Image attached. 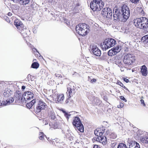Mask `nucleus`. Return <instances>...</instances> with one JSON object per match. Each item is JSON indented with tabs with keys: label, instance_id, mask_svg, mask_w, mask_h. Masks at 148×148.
<instances>
[{
	"label": "nucleus",
	"instance_id": "55",
	"mask_svg": "<svg viewBox=\"0 0 148 148\" xmlns=\"http://www.w3.org/2000/svg\"><path fill=\"white\" fill-rule=\"evenodd\" d=\"M122 66H123V65L122 64V67H120L121 68L120 69H121V71H124V69L123 67Z\"/></svg>",
	"mask_w": 148,
	"mask_h": 148
},
{
	"label": "nucleus",
	"instance_id": "32",
	"mask_svg": "<svg viewBox=\"0 0 148 148\" xmlns=\"http://www.w3.org/2000/svg\"><path fill=\"white\" fill-rule=\"evenodd\" d=\"M45 136L43 132H40L39 134V138L42 140L44 139V137Z\"/></svg>",
	"mask_w": 148,
	"mask_h": 148
},
{
	"label": "nucleus",
	"instance_id": "5",
	"mask_svg": "<svg viewBox=\"0 0 148 148\" xmlns=\"http://www.w3.org/2000/svg\"><path fill=\"white\" fill-rule=\"evenodd\" d=\"M101 130H102L101 132L100 131L99 132V130H95L94 133L95 135L97 136H99L97 138H96V140L101 143L103 145H105L107 142V138L106 137L104 136H102V135L105 132L106 127H103Z\"/></svg>",
	"mask_w": 148,
	"mask_h": 148
},
{
	"label": "nucleus",
	"instance_id": "60",
	"mask_svg": "<svg viewBox=\"0 0 148 148\" xmlns=\"http://www.w3.org/2000/svg\"><path fill=\"white\" fill-rule=\"evenodd\" d=\"M34 50H36V51H37V50H36V49L35 48H33V50H34ZM37 51V52H38Z\"/></svg>",
	"mask_w": 148,
	"mask_h": 148
},
{
	"label": "nucleus",
	"instance_id": "2",
	"mask_svg": "<svg viewBox=\"0 0 148 148\" xmlns=\"http://www.w3.org/2000/svg\"><path fill=\"white\" fill-rule=\"evenodd\" d=\"M134 24L137 28L144 30V33L148 32V19L146 17H142L134 19Z\"/></svg>",
	"mask_w": 148,
	"mask_h": 148
},
{
	"label": "nucleus",
	"instance_id": "19",
	"mask_svg": "<svg viewBox=\"0 0 148 148\" xmlns=\"http://www.w3.org/2000/svg\"><path fill=\"white\" fill-rule=\"evenodd\" d=\"M12 92L9 88H7L3 92V95L5 97H8L12 94Z\"/></svg>",
	"mask_w": 148,
	"mask_h": 148
},
{
	"label": "nucleus",
	"instance_id": "41",
	"mask_svg": "<svg viewBox=\"0 0 148 148\" xmlns=\"http://www.w3.org/2000/svg\"><path fill=\"white\" fill-rule=\"evenodd\" d=\"M120 99L125 102L127 101V100L125 99V97L123 96H121L120 97Z\"/></svg>",
	"mask_w": 148,
	"mask_h": 148
},
{
	"label": "nucleus",
	"instance_id": "46",
	"mask_svg": "<svg viewBox=\"0 0 148 148\" xmlns=\"http://www.w3.org/2000/svg\"><path fill=\"white\" fill-rule=\"evenodd\" d=\"M49 122V120H46L45 121H44V123L45 124V125H47L48 124Z\"/></svg>",
	"mask_w": 148,
	"mask_h": 148
},
{
	"label": "nucleus",
	"instance_id": "14",
	"mask_svg": "<svg viewBox=\"0 0 148 148\" xmlns=\"http://www.w3.org/2000/svg\"><path fill=\"white\" fill-rule=\"evenodd\" d=\"M112 60L113 63L116 64L119 67H122V60L120 57L117 56H115L112 58Z\"/></svg>",
	"mask_w": 148,
	"mask_h": 148
},
{
	"label": "nucleus",
	"instance_id": "40",
	"mask_svg": "<svg viewBox=\"0 0 148 148\" xmlns=\"http://www.w3.org/2000/svg\"><path fill=\"white\" fill-rule=\"evenodd\" d=\"M51 127H53L54 129L58 128V126L56 124H54L53 125H52Z\"/></svg>",
	"mask_w": 148,
	"mask_h": 148
},
{
	"label": "nucleus",
	"instance_id": "35",
	"mask_svg": "<svg viewBox=\"0 0 148 148\" xmlns=\"http://www.w3.org/2000/svg\"><path fill=\"white\" fill-rule=\"evenodd\" d=\"M23 103V105L24 104V103H25V104L26 103L27 107L29 108H30L33 106L32 103H31V102H29V103L27 102L26 103Z\"/></svg>",
	"mask_w": 148,
	"mask_h": 148
},
{
	"label": "nucleus",
	"instance_id": "24",
	"mask_svg": "<svg viewBox=\"0 0 148 148\" xmlns=\"http://www.w3.org/2000/svg\"><path fill=\"white\" fill-rule=\"evenodd\" d=\"M14 101V99L13 97H10L6 100V101L3 102V105L5 106L9 105L10 103H12Z\"/></svg>",
	"mask_w": 148,
	"mask_h": 148
},
{
	"label": "nucleus",
	"instance_id": "6",
	"mask_svg": "<svg viewBox=\"0 0 148 148\" xmlns=\"http://www.w3.org/2000/svg\"><path fill=\"white\" fill-rule=\"evenodd\" d=\"M116 43V40L112 38L106 39L103 42V45H102L103 50H106L114 46Z\"/></svg>",
	"mask_w": 148,
	"mask_h": 148
},
{
	"label": "nucleus",
	"instance_id": "50",
	"mask_svg": "<svg viewBox=\"0 0 148 148\" xmlns=\"http://www.w3.org/2000/svg\"><path fill=\"white\" fill-rule=\"evenodd\" d=\"M109 133H110V131H109V130H107L106 131L105 134H106L108 135V134H109Z\"/></svg>",
	"mask_w": 148,
	"mask_h": 148
},
{
	"label": "nucleus",
	"instance_id": "1",
	"mask_svg": "<svg viewBox=\"0 0 148 148\" xmlns=\"http://www.w3.org/2000/svg\"><path fill=\"white\" fill-rule=\"evenodd\" d=\"M130 10L128 7L126 5L119 8L115 7L113 9V16L115 20H119L121 16L123 17V21H126L130 16Z\"/></svg>",
	"mask_w": 148,
	"mask_h": 148
},
{
	"label": "nucleus",
	"instance_id": "4",
	"mask_svg": "<svg viewBox=\"0 0 148 148\" xmlns=\"http://www.w3.org/2000/svg\"><path fill=\"white\" fill-rule=\"evenodd\" d=\"M104 3L101 0H93L90 4L91 9L94 11H99L102 9Z\"/></svg>",
	"mask_w": 148,
	"mask_h": 148
},
{
	"label": "nucleus",
	"instance_id": "44",
	"mask_svg": "<svg viewBox=\"0 0 148 148\" xmlns=\"http://www.w3.org/2000/svg\"><path fill=\"white\" fill-rule=\"evenodd\" d=\"M118 84L121 87H123V86L124 85L123 83H122L121 82H118Z\"/></svg>",
	"mask_w": 148,
	"mask_h": 148
},
{
	"label": "nucleus",
	"instance_id": "25",
	"mask_svg": "<svg viewBox=\"0 0 148 148\" xmlns=\"http://www.w3.org/2000/svg\"><path fill=\"white\" fill-rule=\"evenodd\" d=\"M18 29L20 33L23 36H27V32L28 31V29H26V28H23L22 27H21V28Z\"/></svg>",
	"mask_w": 148,
	"mask_h": 148
},
{
	"label": "nucleus",
	"instance_id": "54",
	"mask_svg": "<svg viewBox=\"0 0 148 148\" xmlns=\"http://www.w3.org/2000/svg\"><path fill=\"white\" fill-rule=\"evenodd\" d=\"M3 101H1L0 100V106H2L3 105Z\"/></svg>",
	"mask_w": 148,
	"mask_h": 148
},
{
	"label": "nucleus",
	"instance_id": "42",
	"mask_svg": "<svg viewBox=\"0 0 148 148\" xmlns=\"http://www.w3.org/2000/svg\"><path fill=\"white\" fill-rule=\"evenodd\" d=\"M124 106V104L123 103H120L119 105L118 106V107L119 108H122Z\"/></svg>",
	"mask_w": 148,
	"mask_h": 148
},
{
	"label": "nucleus",
	"instance_id": "7",
	"mask_svg": "<svg viewBox=\"0 0 148 148\" xmlns=\"http://www.w3.org/2000/svg\"><path fill=\"white\" fill-rule=\"evenodd\" d=\"M34 96V93L31 91L25 92L23 95L21 99L22 103H26L29 100L32 99Z\"/></svg>",
	"mask_w": 148,
	"mask_h": 148
},
{
	"label": "nucleus",
	"instance_id": "29",
	"mask_svg": "<svg viewBox=\"0 0 148 148\" xmlns=\"http://www.w3.org/2000/svg\"><path fill=\"white\" fill-rule=\"evenodd\" d=\"M39 66V64L36 62L33 63L31 65V67L34 69H37Z\"/></svg>",
	"mask_w": 148,
	"mask_h": 148
},
{
	"label": "nucleus",
	"instance_id": "20",
	"mask_svg": "<svg viewBox=\"0 0 148 148\" xmlns=\"http://www.w3.org/2000/svg\"><path fill=\"white\" fill-rule=\"evenodd\" d=\"M141 72L143 75L146 76L147 74V68L145 65L141 66Z\"/></svg>",
	"mask_w": 148,
	"mask_h": 148
},
{
	"label": "nucleus",
	"instance_id": "10",
	"mask_svg": "<svg viewBox=\"0 0 148 148\" xmlns=\"http://www.w3.org/2000/svg\"><path fill=\"white\" fill-rule=\"evenodd\" d=\"M76 89V85L73 82H71L69 84L66 93L67 95H69V98H71L75 93Z\"/></svg>",
	"mask_w": 148,
	"mask_h": 148
},
{
	"label": "nucleus",
	"instance_id": "47",
	"mask_svg": "<svg viewBox=\"0 0 148 148\" xmlns=\"http://www.w3.org/2000/svg\"><path fill=\"white\" fill-rule=\"evenodd\" d=\"M96 80L95 79H91L90 81V82L91 83H93L94 82H96Z\"/></svg>",
	"mask_w": 148,
	"mask_h": 148
},
{
	"label": "nucleus",
	"instance_id": "8",
	"mask_svg": "<svg viewBox=\"0 0 148 148\" xmlns=\"http://www.w3.org/2000/svg\"><path fill=\"white\" fill-rule=\"evenodd\" d=\"M73 125L74 126L81 132H84V127L81 121L78 117H75L72 122Z\"/></svg>",
	"mask_w": 148,
	"mask_h": 148
},
{
	"label": "nucleus",
	"instance_id": "34",
	"mask_svg": "<svg viewBox=\"0 0 148 148\" xmlns=\"http://www.w3.org/2000/svg\"><path fill=\"white\" fill-rule=\"evenodd\" d=\"M117 148H127L125 145L123 143H120L117 147Z\"/></svg>",
	"mask_w": 148,
	"mask_h": 148
},
{
	"label": "nucleus",
	"instance_id": "61",
	"mask_svg": "<svg viewBox=\"0 0 148 148\" xmlns=\"http://www.w3.org/2000/svg\"><path fill=\"white\" fill-rule=\"evenodd\" d=\"M49 125L50 126H51V123H49Z\"/></svg>",
	"mask_w": 148,
	"mask_h": 148
},
{
	"label": "nucleus",
	"instance_id": "45",
	"mask_svg": "<svg viewBox=\"0 0 148 148\" xmlns=\"http://www.w3.org/2000/svg\"><path fill=\"white\" fill-rule=\"evenodd\" d=\"M30 102H31V103H32V105L33 106L34 105V104L36 102V99H34L32 100Z\"/></svg>",
	"mask_w": 148,
	"mask_h": 148
},
{
	"label": "nucleus",
	"instance_id": "13",
	"mask_svg": "<svg viewBox=\"0 0 148 148\" xmlns=\"http://www.w3.org/2000/svg\"><path fill=\"white\" fill-rule=\"evenodd\" d=\"M38 104L36 107V112H40L42 110L44 109L46 106V104L42 101L38 100L37 101Z\"/></svg>",
	"mask_w": 148,
	"mask_h": 148
},
{
	"label": "nucleus",
	"instance_id": "17",
	"mask_svg": "<svg viewBox=\"0 0 148 148\" xmlns=\"http://www.w3.org/2000/svg\"><path fill=\"white\" fill-rule=\"evenodd\" d=\"M48 116L52 119L54 120L56 118V116L53 110L49 108L48 110Z\"/></svg>",
	"mask_w": 148,
	"mask_h": 148
},
{
	"label": "nucleus",
	"instance_id": "9",
	"mask_svg": "<svg viewBox=\"0 0 148 148\" xmlns=\"http://www.w3.org/2000/svg\"><path fill=\"white\" fill-rule=\"evenodd\" d=\"M135 60L134 56L132 54L126 53L125 54L123 61L124 63L127 65L131 64Z\"/></svg>",
	"mask_w": 148,
	"mask_h": 148
},
{
	"label": "nucleus",
	"instance_id": "22",
	"mask_svg": "<svg viewBox=\"0 0 148 148\" xmlns=\"http://www.w3.org/2000/svg\"><path fill=\"white\" fill-rule=\"evenodd\" d=\"M14 25L18 29H19L21 28V27H23V26L22 23L20 21L18 20H16L15 21Z\"/></svg>",
	"mask_w": 148,
	"mask_h": 148
},
{
	"label": "nucleus",
	"instance_id": "30",
	"mask_svg": "<svg viewBox=\"0 0 148 148\" xmlns=\"http://www.w3.org/2000/svg\"><path fill=\"white\" fill-rule=\"evenodd\" d=\"M71 132H69L68 133H66V138H68L69 140H71L73 139V137L71 136Z\"/></svg>",
	"mask_w": 148,
	"mask_h": 148
},
{
	"label": "nucleus",
	"instance_id": "12",
	"mask_svg": "<svg viewBox=\"0 0 148 148\" xmlns=\"http://www.w3.org/2000/svg\"><path fill=\"white\" fill-rule=\"evenodd\" d=\"M89 51L91 53H93L94 55L96 56H100L101 55V50L96 45H91Z\"/></svg>",
	"mask_w": 148,
	"mask_h": 148
},
{
	"label": "nucleus",
	"instance_id": "33",
	"mask_svg": "<svg viewBox=\"0 0 148 148\" xmlns=\"http://www.w3.org/2000/svg\"><path fill=\"white\" fill-rule=\"evenodd\" d=\"M113 51L111 49L108 52V55L109 56H112L113 55H114L116 54V53H114Z\"/></svg>",
	"mask_w": 148,
	"mask_h": 148
},
{
	"label": "nucleus",
	"instance_id": "11",
	"mask_svg": "<svg viewBox=\"0 0 148 148\" xmlns=\"http://www.w3.org/2000/svg\"><path fill=\"white\" fill-rule=\"evenodd\" d=\"M101 14L103 16H106V18L110 19H111L112 18V10L110 8H103Z\"/></svg>",
	"mask_w": 148,
	"mask_h": 148
},
{
	"label": "nucleus",
	"instance_id": "48",
	"mask_svg": "<svg viewBox=\"0 0 148 148\" xmlns=\"http://www.w3.org/2000/svg\"><path fill=\"white\" fill-rule=\"evenodd\" d=\"M124 81L126 83H128L129 82V80L125 78L124 79Z\"/></svg>",
	"mask_w": 148,
	"mask_h": 148
},
{
	"label": "nucleus",
	"instance_id": "36",
	"mask_svg": "<svg viewBox=\"0 0 148 148\" xmlns=\"http://www.w3.org/2000/svg\"><path fill=\"white\" fill-rule=\"evenodd\" d=\"M116 135L114 133H112L110 134V137L113 139L116 138Z\"/></svg>",
	"mask_w": 148,
	"mask_h": 148
},
{
	"label": "nucleus",
	"instance_id": "39",
	"mask_svg": "<svg viewBox=\"0 0 148 148\" xmlns=\"http://www.w3.org/2000/svg\"><path fill=\"white\" fill-rule=\"evenodd\" d=\"M143 132L141 130H138L137 132V134L138 136H139L143 134Z\"/></svg>",
	"mask_w": 148,
	"mask_h": 148
},
{
	"label": "nucleus",
	"instance_id": "43",
	"mask_svg": "<svg viewBox=\"0 0 148 148\" xmlns=\"http://www.w3.org/2000/svg\"><path fill=\"white\" fill-rule=\"evenodd\" d=\"M140 101L142 104V105H143L144 106H145L146 105L144 103V101L142 99H141L140 100Z\"/></svg>",
	"mask_w": 148,
	"mask_h": 148
},
{
	"label": "nucleus",
	"instance_id": "18",
	"mask_svg": "<svg viewBox=\"0 0 148 148\" xmlns=\"http://www.w3.org/2000/svg\"><path fill=\"white\" fill-rule=\"evenodd\" d=\"M64 99V96L63 94H58L57 96L56 103H62Z\"/></svg>",
	"mask_w": 148,
	"mask_h": 148
},
{
	"label": "nucleus",
	"instance_id": "52",
	"mask_svg": "<svg viewBox=\"0 0 148 148\" xmlns=\"http://www.w3.org/2000/svg\"><path fill=\"white\" fill-rule=\"evenodd\" d=\"M115 48H114V47H113V48H112L111 50H112V51H113V52H114V53H115H115H116V54L117 53L116 52V51L115 50Z\"/></svg>",
	"mask_w": 148,
	"mask_h": 148
},
{
	"label": "nucleus",
	"instance_id": "21",
	"mask_svg": "<svg viewBox=\"0 0 148 148\" xmlns=\"http://www.w3.org/2000/svg\"><path fill=\"white\" fill-rule=\"evenodd\" d=\"M32 0H20L19 4L23 6L28 5L30 3H32Z\"/></svg>",
	"mask_w": 148,
	"mask_h": 148
},
{
	"label": "nucleus",
	"instance_id": "15",
	"mask_svg": "<svg viewBox=\"0 0 148 148\" xmlns=\"http://www.w3.org/2000/svg\"><path fill=\"white\" fill-rule=\"evenodd\" d=\"M22 95L21 94L20 92L19 91H18V92H16L14 94V99L15 100V102L17 103H19L20 102H22L21 100V97Z\"/></svg>",
	"mask_w": 148,
	"mask_h": 148
},
{
	"label": "nucleus",
	"instance_id": "28",
	"mask_svg": "<svg viewBox=\"0 0 148 148\" xmlns=\"http://www.w3.org/2000/svg\"><path fill=\"white\" fill-rule=\"evenodd\" d=\"M142 42L144 43H148V34L143 37L141 39Z\"/></svg>",
	"mask_w": 148,
	"mask_h": 148
},
{
	"label": "nucleus",
	"instance_id": "16",
	"mask_svg": "<svg viewBox=\"0 0 148 148\" xmlns=\"http://www.w3.org/2000/svg\"><path fill=\"white\" fill-rule=\"evenodd\" d=\"M129 148H140V146L135 141H132L129 143Z\"/></svg>",
	"mask_w": 148,
	"mask_h": 148
},
{
	"label": "nucleus",
	"instance_id": "59",
	"mask_svg": "<svg viewBox=\"0 0 148 148\" xmlns=\"http://www.w3.org/2000/svg\"><path fill=\"white\" fill-rule=\"evenodd\" d=\"M140 10H141V13H143V9L142 8H141L140 9Z\"/></svg>",
	"mask_w": 148,
	"mask_h": 148
},
{
	"label": "nucleus",
	"instance_id": "53",
	"mask_svg": "<svg viewBox=\"0 0 148 148\" xmlns=\"http://www.w3.org/2000/svg\"><path fill=\"white\" fill-rule=\"evenodd\" d=\"M55 75L56 77H60L61 76V75L58 74H55Z\"/></svg>",
	"mask_w": 148,
	"mask_h": 148
},
{
	"label": "nucleus",
	"instance_id": "26",
	"mask_svg": "<svg viewBox=\"0 0 148 148\" xmlns=\"http://www.w3.org/2000/svg\"><path fill=\"white\" fill-rule=\"evenodd\" d=\"M140 141L143 143H148V136L144 135L140 137Z\"/></svg>",
	"mask_w": 148,
	"mask_h": 148
},
{
	"label": "nucleus",
	"instance_id": "62",
	"mask_svg": "<svg viewBox=\"0 0 148 148\" xmlns=\"http://www.w3.org/2000/svg\"><path fill=\"white\" fill-rule=\"evenodd\" d=\"M68 133L69 132H70V131H69V130H68ZM71 132V131H70V132Z\"/></svg>",
	"mask_w": 148,
	"mask_h": 148
},
{
	"label": "nucleus",
	"instance_id": "37",
	"mask_svg": "<svg viewBox=\"0 0 148 148\" xmlns=\"http://www.w3.org/2000/svg\"><path fill=\"white\" fill-rule=\"evenodd\" d=\"M36 4L34 2H33L31 4V7L33 9H35L34 8H36Z\"/></svg>",
	"mask_w": 148,
	"mask_h": 148
},
{
	"label": "nucleus",
	"instance_id": "51",
	"mask_svg": "<svg viewBox=\"0 0 148 148\" xmlns=\"http://www.w3.org/2000/svg\"><path fill=\"white\" fill-rule=\"evenodd\" d=\"M93 148H100V147L99 146L95 145H94Z\"/></svg>",
	"mask_w": 148,
	"mask_h": 148
},
{
	"label": "nucleus",
	"instance_id": "23",
	"mask_svg": "<svg viewBox=\"0 0 148 148\" xmlns=\"http://www.w3.org/2000/svg\"><path fill=\"white\" fill-rule=\"evenodd\" d=\"M87 96L88 97V98L89 99L92 101H93L94 100V103H95L94 102H95V100L99 101L98 99H97V98H95V97L93 95H92L91 93L90 92H88L87 94Z\"/></svg>",
	"mask_w": 148,
	"mask_h": 148
},
{
	"label": "nucleus",
	"instance_id": "38",
	"mask_svg": "<svg viewBox=\"0 0 148 148\" xmlns=\"http://www.w3.org/2000/svg\"><path fill=\"white\" fill-rule=\"evenodd\" d=\"M131 2L135 4H137L139 3V0H130Z\"/></svg>",
	"mask_w": 148,
	"mask_h": 148
},
{
	"label": "nucleus",
	"instance_id": "3",
	"mask_svg": "<svg viewBox=\"0 0 148 148\" xmlns=\"http://www.w3.org/2000/svg\"><path fill=\"white\" fill-rule=\"evenodd\" d=\"M75 30L79 35L84 36L89 32V26L85 23L79 24L76 26Z\"/></svg>",
	"mask_w": 148,
	"mask_h": 148
},
{
	"label": "nucleus",
	"instance_id": "58",
	"mask_svg": "<svg viewBox=\"0 0 148 148\" xmlns=\"http://www.w3.org/2000/svg\"><path fill=\"white\" fill-rule=\"evenodd\" d=\"M25 86H22V87H21V89L22 90H24L25 89Z\"/></svg>",
	"mask_w": 148,
	"mask_h": 148
},
{
	"label": "nucleus",
	"instance_id": "56",
	"mask_svg": "<svg viewBox=\"0 0 148 148\" xmlns=\"http://www.w3.org/2000/svg\"><path fill=\"white\" fill-rule=\"evenodd\" d=\"M6 20L8 22H9L10 21L9 19L7 17H6Z\"/></svg>",
	"mask_w": 148,
	"mask_h": 148
},
{
	"label": "nucleus",
	"instance_id": "31",
	"mask_svg": "<svg viewBox=\"0 0 148 148\" xmlns=\"http://www.w3.org/2000/svg\"><path fill=\"white\" fill-rule=\"evenodd\" d=\"M114 47L115 49V50H116L117 53L120 51L121 48V46L120 45H118L116 47Z\"/></svg>",
	"mask_w": 148,
	"mask_h": 148
},
{
	"label": "nucleus",
	"instance_id": "27",
	"mask_svg": "<svg viewBox=\"0 0 148 148\" xmlns=\"http://www.w3.org/2000/svg\"><path fill=\"white\" fill-rule=\"evenodd\" d=\"M62 111L63 112L65 116L68 119L70 116H71L72 114H73L75 112H71L67 113L64 110H62Z\"/></svg>",
	"mask_w": 148,
	"mask_h": 148
},
{
	"label": "nucleus",
	"instance_id": "49",
	"mask_svg": "<svg viewBox=\"0 0 148 148\" xmlns=\"http://www.w3.org/2000/svg\"><path fill=\"white\" fill-rule=\"evenodd\" d=\"M69 99L70 98H69V96H68V98H67V99H66V100L65 102L67 104L69 102V101L70 100Z\"/></svg>",
	"mask_w": 148,
	"mask_h": 148
},
{
	"label": "nucleus",
	"instance_id": "57",
	"mask_svg": "<svg viewBox=\"0 0 148 148\" xmlns=\"http://www.w3.org/2000/svg\"><path fill=\"white\" fill-rule=\"evenodd\" d=\"M8 15L9 16H11L12 15V14L11 12H9L8 13Z\"/></svg>",
	"mask_w": 148,
	"mask_h": 148
}]
</instances>
